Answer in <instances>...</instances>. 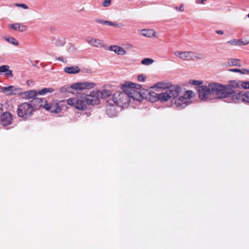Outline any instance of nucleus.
Returning a JSON list of instances; mask_svg holds the SVG:
<instances>
[{
    "label": "nucleus",
    "mask_w": 249,
    "mask_h": 249,
    "mask_svg": "<svg viewBox=\"0 0 249 249\" xmlns=\"http://www.w3.org/2000/svg\"><path fill=\"white\" fill-rule=\"evenodd\" d=\"M149 94L153 98V101L157 100L166 102L171 99L173 105L180 108H184L191 103V99L195 97V93L191 90L184 91L178 86H169L167 83L159 82L151 88Z\"/></svg>",
    "instance_id": "1"
},
{
    "label": "nucleus",
    "mask_w": 249,
    "mask_h": 249,
    "mask_svg": "<svg viewBox=\"0 0 249 249\" xmlns=\"http://www.w3.org/2000/svg\"><path fill=\"white\" fill-rule=\"evenodd\" d=\"M225 85L218 83H210L208 85L197 88L199 99L204 101L228 97Z\"/></svg>",
    "instance_id": "2"
},
{
    "label": "nucleus",
    "mask_w": 249,
    "mask_h": 249,
    "mask_svg": "<svg viewBox=\"0 0 249 249\" xmlns=\"http://www.w3.org/2000/svg\"><path fill=\"white\" fill-rule=\"evenodd\" d=\"M92 99L90 94L80 97L71 98L66 100L67 104L78 110H84L87 105H95L96 101Z\"/></svg>",
    "instance_id": "3"
},
{
    "label": "nucleus",
    "mask_w": 249,
    "mask_h": 249,
    "mask_svg": "<svg viewBox=\"0 0 249 249\" xmlns=\"http://www.w3.org/2000/svg\"><path fill=\"white\" fill-rule=\"evenodd\" d=\"M122 87L123 90L126 92L128 95L129 102L130 101L131 98L137 101L142 100V94L138 90V89L142 88L141 85L127 82L124 84Z\"/></svg>",
    "instance_id": "4"
},
{
    "label": "nucleus",
    "mask_w": 249,
    "mask_h": 249,
    "mask_svg": "<svg viewBox=\"0 0 249 249\" xmlns=\"http://www.w3.org/2000/svg\"><path fill=\"white\" fill-rule=\"evenodd\" d=\"M226 92H228V97L234 93L233 89L243 88L249 89V81H243L241 80L230 81L228 84L225 85Z\"/></svg>",
    "instance_id": "5"
},
{
    "label": "nucleus",
    "mask_w": 249,
    "mask_h": 249,
    "mask_svg": "<svg viewBox=\"0 0 249 249\" xmlns=\"http://www.w3.org/2000/svg\"><path fill=\"white\" fill-rule=\"evenodd\" d=\"M34 110V107L32 104L24 103L18 106L17 112L19 117L26 120L31 116Z\"/></svg>",
    "instance_id": "6"
},
{
    "label": "nucleus",
    "mask_w": 249,
    "mask_h": 249,
    "mask_svg": "<svg viewBox=\"0 0 249 249\" xmlns=\"http://www.w3.org/2000/svg\"><path fill=\"white\" fill-rule=\"evenodd\" d=\"M174 54L177 57L183 60H194L203 58L202 54L193 51H176Z\"/></svg>",
    "instance_id": "7"
},
{
    "label": "nucleus",
    "mask_w": 249,
    "mask_h": 249,
    "mask_svg": "<svg viewBox=\"0 0 249 249\" xmlns=\"http://www.w3.org/2000/svg\"><path fill=\"white\" fill-rule=\"evenodd\" d=\"M95 84L89 81L82 82H77L72 84L71 86L68 87L67 90L70 93H74V91L82 90L85 89H90L94 88Z\"/></svg>",
    "instance_id": "8"
},
{
    "label": "nucleus",
    "mask_w": 249,
    "mask_h": 249,
    "mask_svg": "<svg viewBox=\"0 0 249 249\" xmlns=\"http://www.w3.org/2000/svg\"><path fill=\"white\" fill-rule=\"evenodd\" d=\"M36 101L40 104V106L51 113H58L62 110L61 106L56 102L48 103L45 99H36Z\"/></svg>",
    "instance_id": "9"
},
{
    "label": "nucleus",
    "mask_w": 249,
    "mask_h": 249,
    "mask_svg": "<svg viewBox=\"0 0 249 249\" xmlns=\"http://www.w3.org/2000/svg\"><path fill=\"white\" fill-rule=\"evenodd\" d=\"M112 101L118 106L121 107H126L129 103V99L126 92L117 91L112 95Z\"/></svg>",
    "instance_id": "10"
},
{
    "label": "nucleus",
    "mask_w": 249,
    "mask_h": 249,
    "mask_svg": "<svg viewBox=\"0 0 249 249\" xmlns=\"http://www.w3.org/2000/svg\"><path fill=\"white\" fill-rule=\"evenodd\" d=\"M111 92L109 90L103 89L102 90L93 91L90 94L92 99L95 100L96 104L99 103V100L100 98H106L110 96Z\"/></svg>",
    "instance_id": "11"
},
{
    "label": "nucleus",
    "mask_w": 249,
    "mask_h": 249,
    "mask_svg": "<svg viewBox=\"0 0 249 249\" xmlns=\"http://www.w3.org/2000/svg\"><path fill=\"white\" fill-rule=\"evenodd\" d=\"M0 92L7 96H11L20 93L21 90L20 88H16L13 86H9L6 87H1Z\"/></svg>",
    "instance_id": "12"
},
{
    "label": "nucleus",
    "mask_w": 249,
    "mask_h": 249,
    "mask_svg": "<svg viewBox=\"0 0 249 249\" xmlns=\"http://www.w3.org/2000/svg\"><path fill=\"white\" fill-rule=\"evenodd\" d=\"M12 115L10 112H4L0 116V123L2 125L4 126L11 124L12 123Z\"/></svg>",
    "instance_id": "13"
},
{
    "label": "nucleus",
    "mask_w": 249,
    "mask_h": 249,
    "mask_svg": "<svg viewBox=\"0 0 249 249\" xmlns=\"http://www.w3.org/2000/svg\"><path fill=\"white\" fill-rule=\"evenodd\" d=\"M86 41L89 45L95 47L101 48L104 47V44L103 41L99 39L88 36L86 38Z\"/></svg>",
    "instance_id": "14"
},
{
    "label": "nucleus",
    "mask_w": 249,
    "mask_h": 249,
    "mask_svg": "<svg viewBox=\"0 0 249 249\" xmlns=\"http://www.w3.org/2000/svg\"><path fill=\"white\" fill-rule=\"evenodd\" d=\"M231 99V101L234 103H240L241 102H243V93L238 92L236 93L234 91V93L231 95L229 97Z\"/></svg>",
    "instance_id": "15"
},
{
    "label": "nucleus",
    "mask_w": 249,
    "mask_h": 249,
    "mask_svg": "<svg viewBox=\"0 0 249 249\" xmlns=\"http://www.w3.org/2000/svg\"><path fill=\"white\" fill-rule=\"evenodd\" d=\"M109 50L114 52L118 55H123L126 53V52L123 48L116 45L110 46Z\"/></svg>",
    "instance_id": "16"
},
{
    "label": "nucleus",
    "mask_w": 249,
    "mask_h": 249,
    "mask_svg": "<svg viewBox=\"0 0 249 249\" xmlns=\"http://www.w3.org/2000/svg\"><path fill=\"white\" fill-rule=\"evenodd\" d=\"M139 33L147 37H156V32L152 29H142L139 31Z\"/></svg>",
    "instance_id": "17"
},
{
    "label": "nucleus",
    "mask_w": 249,
    "mask_h": 249,
    "mask_svg": "<svg viewBox=\"0 0 249 249\" xmlns=\"http://www.w3.org/2000/svg\"><path fill=\"white\" fill-rule=\"evenodd\" d=\"M64 71L68 74H75L80 71V68L77 66L67 67L64 70Z\"/></svg>",
    "instance_id": "18"
},
{
    "label": "nucleus",
    "mask_w": 249,
    "mask_h": 249,
    "mask_svg": "<svg viewBox=\"0 0 249 249\" xmlns=\"http://www.w3.org/2000/svg\"><path fill=\"white\" fill-rule=\"evenodd\" d=\"M106 111L107 115L110 117L116 116L117 115L116 107L113 105L107 107Z\"/></svg>",
    "instance_id": "19"
},
{
    "label": "nucleus",
    "mask_w": 249,
    "mask_h": 249,
    "mask_svg": "<svg viewBox=\"0 0 249 249\" xmlns=\"http://www.w3.org/2000/svg\"><path fill=\"white\" fill-rule=\"evenodd\" d=\"M227 44H231L233 46H241V45H245L248 44V42H244V41L236 39H231V40H229L227 42Z\"/></svg>",
    "instance_id": "20"
},
{
    "label": "nucleus",
    "mask_w": 249,
    "mask_h": 249,
    "mask_svg": "<svg viewBox=\"0 0 249 249\" xmlns=\"http://www.w3.org/2000/svg\"><path fill=\"white\" fill-rule=\"evenodd\" d=\"M3 38L6 41L14 46H18L19 44L18 41L14 37L4 36Z\"/></svg>",
    "instance_id": "21"
},
{
    "label": "nucleus",
    "mask_w": 249,
    "mask_h": 249,
    "mask_svg": "<svg viewBox=\"0 0 249 249\" xmlns=\"http://www.w3.org/2000/svg\"><path fill=\"white\" fill-rule=\"evenodd\" d=\"M25 96L28 99L33 98L36 95V90H29L24 92Z\"/></svg>",
    "instance_id": "22"
},
{
    "label": "nucleus",
    "mask_w": 249,
    "mask_h": 249,
    "mask_svg": "<svg viewBox=\"0 0 249 249\" xmlns=\"http://www.w3.org/2000/svg\"><path fill=\"white\" fill-rule=\"evenodd\" d=\"M54 91L52 88H44L38 92V94L40 95H44L47 93H52Z\"/></svg>",
    "instance_id": "23"
},
{
    "label": "nucleus",
    "mask_w": 249,
    "mask_h": 249,
    "mask_svg": "<svg viewBox=\"0 0 249 249\" xmlns=\"http://www.w3.org/2000/svg\"><path fill=\"white\" fill-rule=\"evenodd\" d=\"M154 62V60L149 58H146L142 60L141 63L142 65L148 66L152 64Z\"/></svg>",
    "instance_id": "24"
},
{
    "label": "nucleus",
    "mask_w": 249,
    "mask_h": 249,
    "mask_svg": "<svg viewBox=\"0 0 249 249\" xmlns=\"http://www.w3.org/2000/svg\"><path fill=\"white\" fill-rule=\"evenodd\" d=\"M54 43L57 46H62L65 43V39L63 37L58 38L56 40Z\"/></svg>",
    "instance_id": "25"
},
{
    "label": "nucleus",
    "mask_w": 249,
    "mask_h": 249,
    "mask_svg": "<svg viewBox=\"0 0 249 249\" xmlns=\"http://www.w3.org/2000/svg\"><path fill=\"white\" fill-rule=\"evenodd\" d=\"M229 66H236L240 67L241 65L239 63V60L237 59H231L228 62Z\"/></svg>",
    "instance_id": "26"
},
{
    "label": "nucleus",
    "mask_w": 249,
    "mask_h": 249,
    "mask_svg": "<svg viewBox=\"0 0 249 249\" xmlns=\"http://www.w3.org/2000/svg\"><path fill=\"white\" fill-rule=\"evenodd\" d=\"M67 50L70 53H73L75 51L76 48L71 43H69L67 46Z\"/></svg>",
    "instance_id": "27"
},
{
    "label": "nucleus",
    "mask_w": 249,
    "mask_h": 249,
    "mask_svg": "<svg viewBox=\"0 0 249 249\" xmlns=\"http://www.w3.org/2000/svg\"><path fill=\"white\" fill-rule=\"evenodd\" d=\"M19 26H20V23H16L15 24H9V27L10 28L13 29L14 30L18 31Z\"/></svg>",
    "instance_id": "28"
},
{
    "label": "nucleus",
    "mask_w": 249,
    "mask_h": 249,
    "mask_svg": "<svg viewBox=\"0 0 249 249\" xmlns=\"http://www.w3.org/2000/svg\"><path fill=\"white\" fill-rule=\"evenodd\" d=\"M174 8L177 11L183 12L185 10L184 4L181 3L179 6H175Z\"/></svg>",
    "instance_id": "29"
},
{
    "label": "nucleus",
    "mask_w": 249,
    "mask_h": 249,
    "mask_svg": "<svg viewBox=\"0 0 249 249\" xmlns=\"http://www.w3.org/2000/svg\"><path fill=\"white\" fill-rule=\"evenodd\" d=\"M243 102L249 103V91L243 93Z\"/></svg>",
    "instance_id": "30"
},
{
    "label": "nucleus",
    "mask_w": 249,
    "mask_h": 249,
    "mask_svg": "<svg viewBox=\"0 0 249 249\" xmlns=\"http://www.w3.org/2000/svg\"><path fill=\"white\" fill-rule=\"evenodd\" d=\"M189 83L191 85H196V86H199L202 84V82L198 80H191L189 81Z\"/></svg>",
    "instance_id": "31"
},
{
    "label": "nucleus",
    "mask_w": 249,
    "mask_h": 249,
    "mask_svg": "<svg viewBox=\"0 0 249 249\" xmlns=\"http://www.w3.org/2000/svg\"><path fill=\"white\" fill-rule=\"evenodd\" d=\"M104 23L107 24V25L114 26L115 27H120L119 24L116 22H112L111 21H105L104 22Z\"/></svg>",
    "instance_id": "32"
},
{
    "label": "nucleus",
    "mask_w": 249,
    "mask_h": 249,
    "mask_svg": "<svg viewBox=\"0 0 249 249\" xmlns=\"http://www.w3.org/2000/svg\"><path fill=\"white\" fill-rule=\"evenodd\" d=\"M9 68L8 65H2L0 67V72L3 73L6 72L7 70Z\"/></svg>",
    "instance_id": "33"
},
{
    "label": "nucleus",
    "mask_w": 249,
    "mask_h": 249,
    "mask_svg": "<svg viewBox=\"0 0 249 249\" xmlns=\"http://www.w3.org/2000/svg\"><path fill=\"white\" fill-rule=\"evenodd\" d=\"M112 0H104L102 3V6L104 7H107L109 6L111 3Z\"/></svg>",
    "instance_id": "34"
},
{
    "label": "nucleus",
    "mask_w": 249,
    "mask_h": 249,
    "mask_svg": "<svg viewBox=\"0 0 249 249\" xmlns=\"http://www.w3.org/2000/svg\"><path fill=\"white\" fill-rule=\"evenodd\" d=\"M238 72L241 74H249V69H239Z\"/></svg>",
    "instance_id": "35"
},
{
    "label": "nucleus",
    "mask_w": 249,
    "mask_h": 249,
    "mask_svg": "<svg viewBox=\"0 0 249 249\" xmlns=\"http://www.w3.org/2000/svg\"><path fill=\"white\" fill-rule=\"evenodd\" d=\"M27 30V27L26 26L20 24L19 28L18 31L19 32H24Z\"/></svg>",
    "instance_id": "36"
},
{
    "label": "nucleus",
    "mask_w": 249,
    "mask_h": 249,
    "mask_svg": "<svg viewBox=\"0 0 249 249\" xmlns=\"http://www.w3.org/2000/svg\"><path fill=\"white\" fill-rule=\"evenodd\" d=\"M14 5L15 6H17V7H21L23 9H28V6L27 5L25 4H22V3H16L14 4Z\"/></svg>",
    "instance_id": "37"
},
{
    "label": "nucleus",
    "mask_w": 249,
    "mask_h": 249,
    "mask_svg": "<svg viewBox=\"0 0 249 249\" xmlns=\"http://www.w3.org/2000/svg\"><path fill=\"white\" fill-rule=\"evenodd\" d=\"M207 1V0H196L195 2L196 4L204 5Z\"/></svg>",
    "instance_id": "38"
},
{
    "label": "nucleus",
    "mask_w": 249,
    "mask_h": 249,
    "mask_svg": "<svg viewBox=\"0 0 249 249\" xmlns=\"http://www.w3.org/2000/svg\"><path fill=\"white\" fill-rule=\"evenodd\" d=\"M145 78L146 77L143 75L141 74L138 76V80L140 82H144L145 80Z\"/></svg>",
    "instance_id": "39"
},
{
    "label": "nucleus",
    "mask_w": 249,
    "mask_h": 249,
    "mask_svg": "<svg viewBox=\"0 0 249 249\" xmlns=\"http://www.w3.org/2000/svg\"><path fill=\"white\" fill-rule=\"evenodd\" d=\"M5 75L12 77L13 76L12 71L10 70H9V69H8V70H7L6 72H5Z\"/></svg>",
    "instance_id": "40"
},
{
    "label": "nucleus",
    "mask_w": 249,
    "mask_h": 249,
    "mask_svg": "<svg viewBox=\"0 0 249 249\" xmlns=\"http://www.w3.org/2000/svg\"><path fill=\"white\" fill-rule=\"evenodd\" d=\"M216 33H217V34H219V35H223L224 34V32L222 30H216L215 31Z\"/></svg>",
    "instance_id": "41"
},
{
    "label": "nucleus",
    "mask_w": 249,
    "mask_h": 249,
    "mask_svg": "<svg viewBox=\"0 0 249 249\" xmlns=\"http://www.w3.org/2000/svg\"><path fill=\"white\" fill-rule=\"evenodd\" d=\"M239 70L238 69H230L229 71H232V72H238Z\"/></svg>",
    "instance_id": "42"
},
{
    "label": "nucleus",
    "mask_w": 249,
    "mask_h": 249,
    "mask_svg": "<svg viewBox=\"0 0 249 249\" xmlns=\"http://www.w3.org/2000/svg\"><path fill=\"white\" fill-rule=\"evenodd\" d=\"M2 109V105L1 103H0V113H1Z\"/></svg>",
    "instance_id": "43"
},
{
    "label": "nucleus",
    "mask_w": 249,
    "mask_h": 249,
    "mask_svg": "<svg viewBox=\"0 0 249 249\" xmlns=\"http://www.w3.org/2000/svg\"><path fill=\"white\" fill-rule=\"evenodd\" d=\"M58 59L59 60H60V61H63V58L62 57H59V58H58Z\"/></svg>",
    "instance_id": "44"
},
{
    "label": "nucleus",
    "mask_w": 249,
    "mask_h": 249,
    "mask_svg": "<svg viewBox=\"0 0 249 249\" xmlns=\"http://www.w3.org/2000/svg\"><path fill=\"white\" fill-rule=\"evenodd\" d=\"M128 46H129V48H132V47H133V46H132L131 44H129V45H128Z\"/></svg>",
    "instance_id": "45"
},
{
    "label": "nucleus",
    "mask_w": 249,
    "mask_h": 249,
    "mask_svg": "<svg viewBox=\"0 0 249 249\" xmlns=\"http://www.w3.org/2000/svg\"><path fill=\"white\" fill-rule=\"evenodd\" d=\"M247 17L249 18V13L248 14Z\"/></svg>",
    "instance_id": "46"
}]
</instances>
